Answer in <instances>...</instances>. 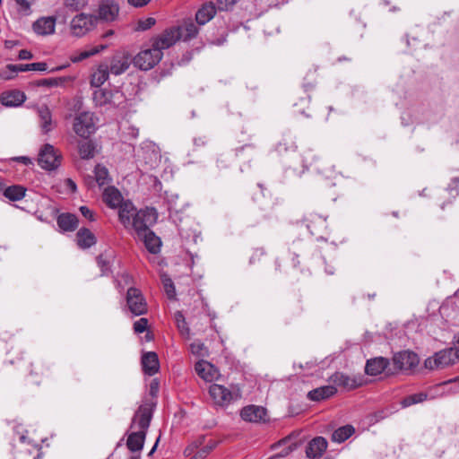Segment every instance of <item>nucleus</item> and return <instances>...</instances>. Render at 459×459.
<instances>
[{
    "label": "nucleus",
    "instance_id": "12",
    "mask_svg": "<svg viewBox=\"0 0 459 459\" xmlns=\"http://www.w3.org/2000/svg\"><path fill=\"white\" fill-rule=\"evenodd\" d=\"M393 361L396 368L407 371L416 368L420 359L415 352L403 351L394 354Z\"/></svg>",
    "mask_w": 459,
    "mask_h": 459
},
{
    "label": "nucleus",
    "instance_id": "33",
    "mask_svg": "<svg viewBox=\"0 0 459 459\" xmlns=\"http://www.w3.org/2000/svg\"><path fill=\"white\" fill-rule=\"evenodd\" d=\"M107 48V45H99V46H93V47H88L84 50H82L76 54H74L71 56V60L74 63L81 62L90 56H92L100 51Z\"/></svg>",
    "mask_w": 459,
    "mask_h": 459
},
{
    "label": "nucleus",
    "instance_id": "19",
    "mask_svg": "<svg viewBox=\"0 0 459 459\" xmlns=\"http://www.w3.org/2000/svg\"><path fill=\"white\" fill-rule=\"evenodd\" d=\"M102 199L106 205L110 209H117L126 201L120 191L112 186H107L103 190Z\"/></svg>",
    "mask_w": 459,
    "mask_h": 459
},
{
    "label": "nucleus",
    "instance_id": "16",
    "mask_svg": "<svg viewBox=\"0 0 459 459\" xmlns=\"http://www.w3.org/2000/svg\"><path fill=\"white\" fill-rule=\"evenodd\" d=\"M240 416L246 421L263 422L266 420L267 411L262 406L248 405L241 410Z\"/></svg>",
    "mask_w": 459,
    "mask_h": 459
},
{
    "label": "nucleus",
    "instance_id": "13",
    "mask_svg": "<svg viewBox=\"0 0 459 459\" xmlns=\"http://www.w3.org/2000/svg\"><path fill=\"white\" fill-rule=\"evenodd\" d=\"M173 28L176 30L178 40H191L199 33L198 26L191 18L183 19L178 24L173 26Z\"/></svg>",
    "mask_w": 459,
    "mask_h": 459
},
{
    "label": "nucleus",
    "instance_id": "53",
    "mask_svg": "<svg viewBox=\"0 0 459 459\" xmlns=\"http://www.w3.org/2000/svg\"><path fill=\"white\" fill-rule=\"evenodd\" d=\"M32 57H33V56H32L31 52L29 50H26V49H22L18 55V58L20 60H30Z\"/></svg>",
    "mask_w": 459,
    "mask_h": 459
},
{
    "label": "nucleus",
    "instance_id": "3",
    "mask_svg": "<svg viewBox=\"0 0 459 459\" xmlns=\"http://www.w3.org/2000/svg\"><path fill=\"white\" fill-rule=\"evenodd\" d=\"M459 360V349L448 348L436 352L426 359L425 368L430 370L442 369Z\"/></svg>",
    "mask_w": 459,
    "mask_h": 459
},
{
    "label": "nucleus",
    "instance_id": "56",
    "mask_svg": "<svg viewBox=\"0 0 459 459\" xmlns=\"http://www.w3.org/2000/svg\"><path fill=\"white\" fill-rule=\"evenodd\" d=\"M65 185L71 189L72 192H75L77 189L76 184L71 178L65 179Z\"/></svg>",
    "mask_w": 459,
    "mask_h": 459
},
{
    "label": "nucleus",
    "instance_id": "63",
    "mask_svg": "<svg viewBox=\"0 0 459 459\" xmlns=\"http://www.w3.org/2000/svg\"><path fill=\"white\" fill-rule=\"evenodd\" d=\"M112 34H113V31H112V30H109V31H108L104 36H105V37H108V36L112 35Z\"/></svg>",
    "mask_w": 459,
    "mask_h": 459
},
{
    "label": "nucleus",
    "instance_id": "18",
    "mask_svg": "<svg viewBox=\"0 0 459 459\" xmlns=\"http://www.w3.org/2000/svg\"><path fill=\"white\" fill-rule=\"evenodd\" d=\"M327 448V441L323 437L313 438L306 448V455L309 459H319Z\"/></svg>",
    "mask_w": 459,
    "mask_h": 459
},
{
    "label": "nucleus",
    "instance_id": "42",
    "mask_svg": "<svg viewBox=\"0 0 459 459\" xmlns=\"http://www.w3.org/2000/svg\"><path fill=\"white\" fill-rule=\"evenodd\" d=\"M190 351L194 355L198 357H205L208 355L207 348L199 341L194 342L190 344Z\"/></svg>",
    "mask_w": 459,
    "mask_h": 459
},
{
    "label": "nucleus",
    "instance_id": "35",
    "mask_svg": "<svg viewBox=\"0 0 459 459\" xmlns=\"http://www.w3.org/2000/svg\"><path fill=\"white\" fill-rule=\"evenodd\" d=\"M94 175L96 182L100 186L108 185L112 181L108 169L101 164L96 165L94 169Z\"/></svg>",
    "mask_w": 459,
    "mask_h": 459
},
{
    "label": "nucleus",
    "instance_id": "57",
    "mask_svg": "<svg viewBox=\"0 0 459 459\" xmlns=\"http://www.w3.org/2000/svg\"><path fill=\"white\" fill-rule=\"evenodd\" d=\"M19 42L17 40H5L4 47L5 48L11 49L17 46Z\"/></svg>",
    "mask_w": 459,
    "mask_h": 459
},
{
    "label": "nucleus",
    "instance_id": "59",
    "mask_svg": "<svg viewBox=\"0 0 459 459\" xmlns=\"http://www.w3.org/2000/svg\"><path fill=\"white\" fill-rule=\"evenodd\" d=\"M444 385H453L454 387H459V378L450 380V381L445 383Z\"/></svg>",
    "mask_w": 459,
    "mask_h": 459
},
{
    "label": "nucleus",
    "instance_id": "43",
    "mask_svg": "<svg viewBox=\"0 0 459 459\" xmlns=\"http://www.w3.org/2000/svg\"><path fill=\"white\" fill-rule=\"evenodd\" d=\"M161 280H162L163 287H164L167 296L169 299L175 298L176 290H175V286H174L172 280L169 277H168L167 275H162Z\"/></svg>",
    "mask_w": 459,
    "mask_h": 459
},
{
    "label": "nucleus",
    "instance_id": "24",
    "mask_svg": "<svg viewBox=\"0 0 459 459\" xmlns=\"http://www.w3.org/2000/svg\"><path fill=\"white\" fill-rule=\"evenodd\" d=\"M136 238L143 241L145 247L150 253L157 254L160 252L161 241L151 230L144 232V234L137 236Z\"/></svg>",
    "mask_w": 459,
    "mask_h": 459
},
{
    "label": "nucleus",
    "instance_id": "7",
    "mask_svg": "<svg viewBox=\"0 0 459 459\" xmlns=\"http://www.w3.org/2000/svg\"><path fill=\"white\" fill-rule=\"evenodd\" d=\"M163 53L155 47L140 51L134 58V64L136 67L143 71H148L154 67L162 58Z\"/></svg>",
    "mask_w": 459,
    "mask_h": 459
},
{
    "label": "nucleus",
    "instance_id": "1",
    "mask_svg": "<svg viewBox=\"0 0 459 459\" xmlns=\"http://www.w3.org/2000/svg\"><path fill=\"white\" fill-rule=\"evenodd\" d=\"M151 420V407L147 404L141 405L132 420L131 429L133 431L128 435L126 440V446L131 452H139L143 449Z\"/></svg>",
    "mask_w": 459,
    "mask_h": 459
},
{
    "label": "nucleus",
    "instance_id": "14",
    "mask_svg": "<svg viewBox=\"0 0 459 459\" xmlns=\"http://www.w3.org/2000/svg\"><path fill=\"white\" fill-rule=\"evenodd\" d=\"M331 382L345 390H352L363 385V379L358 376H347L341 372H336L331 377Z\"/></svg>",
    "mask_w": 459,
    "mask_h": 459
},
{
    "label": "nucleus",
    "instance_id": "41",
    "mask_svg": "<svg viewBox=\"0 0 459 459\" xmlns=\"http://www.w3.org/2000/svg\"><path fill=\"white\" fill-rule=\"evenodd\" d=\"M175 319L177 323V326L180 333L185 336L186 338L190 337V329L187 326V324L186 322L185 316L181 312H177L175 314Z\"/></svg>",
    "mask_w": 459,
    "mask_h": 459
},
{
    "label": "nucleus",
    "instance_id": "50",
    "mask_svg": "<svg viewBox=\"0 0 459 459\" xmlns=\"http://www.w3.org/2000/svg\"><path fill=\"white\" fill-rule=\"evenodd\" d=\"M10 65H7L4 69L0 71V78L3 80L13 79L18 72H13L9 69Z\"/></svg>",
    "mask_w": 459,
    "mask_h": 459
},
{
    "label": "nucleus",
    "instance_id": "54",
    "mask_svg": "<svg viewBox=\"0 0 459 459\" xmlns=\"http://www.w3.org/2000/svg\"><path fill=\"white\" fill-rule=\"evenodd\" d=\"M134 7H142L149 3L150 0H127Z\"/></svg>",
    "mask_w": 459,
    "mask_h": 459
},
{
    "label": "nucleus",
    "instance_id": "27",
    "mask_svg": "<svg viewBox=\"0 0 459 459\" xmlns=\"http://www.w3.org/2000/svg\"><path fill=\"white\" fill-rule=\"evenodd\" d=\"M130 65V62L128 57L124 55H115L110 62V65L108 66L109 73L119 75L125 73Z\"/></svg>",
    "mask_w": 459,
    "mask_h": 459
},
{
    "label": "nucleus",
    "instance_id": "22",
    "mask_svg": "<svg viewBox=\"0 0 459 459\" xmlns=\"http://www.w3.org/2000/svg\"><path fill=\"white\" fill-rule=\"evenodd\" d=\"M56 19L53 17H41L32 25L33 30L38 35H50L55 32Z\"/></svg>",
    "mask_w": 459,
    "mask_h": 459
},
{
    "label": "nucleus",
    "instance_id": "46",
    "mask_svg": "<svg viewBox=\"0 0 459 459\" xmlns=\"http://www.w3.org/2000/svg\"><path fill=\"white\" fill-rule=\"evenodd\" d=\"M148 326V319L142 317L134 323V331L136 333H142L146 331Z\"/></svg>",
    "mask_w": 459,
    "mask_h": 459
},
{
    "label": "nucleus",
    "instance_id": "30",
    "mask_svg": "<svg viewBox=\"0 0 459 459\" xmlns=\"http://www.w3.org/2000/svg\"><path fill=\"white\" fill-rule=\"evenodd\" d=\"M77 245L82 248H89L96 243L94 234L86 228H82L76 234Z\"/></svg>",
    "mask_w": 459,
    "mask_h": 459
},
{
    "label": "nucleus",
    "instance_id": "45",
    "mask_svg": "<svg viewBox=\"0 0 459 459\" xmlns=\"http://www.w3.org/2000/svg\"><path fill=\"white\" fill-rule=\"evenodd\" d=\"M35 0H15L18 5V12L22 15H29L30 13V6Z\"/></svg>",
    "mask_w": 459,
    "mask_h": 459
},
{
    "label": "nucleus",
    "instance_id": "61",
    "mask_svg": "<svg viewBox=\"0 0 459 459\" xmlns=\"http://www.w3.org/2000/svg\"><path fill=\"white\" fill-rule=\"evenodd\" d=\"M318 220L323 226L325 224V221L323 220L322 218L319 217Z\"/></svg>",
    "mask_w": 459,
    "mask_h": 459
},
{
    "label": "nucleus",
    "instance_id": "48",
    "mask_svg": "<svg viewBox=\"0 0 459 459\" xmlns=\"http://www.w3.org/2000/svg\"><path fill=\"white\" fill-rule=\"evenodd\" d=\"M156 21L152 17H149L144 20H141L138 22V30H146L152 28L155 24Z\"/></svg>",
    "mask_w": 459,
    "mask_h": 459
},
{
    "label": "nucleus",
    "instance_id": "17",
    "mask_svg": "<svg viewBox=\"0 0 459 459\" xmlns=\"http://www.w3.org/2000/svg\"><path fill=\"white\" fill-rule=\"evenodd\" d=\"M118 210V220L126 230H129L131 221L134 219V214L137 212V209L130 200H126L120 206L117 208Z\"/></svg>",
    "mask_w": 459,
    "mask_h": 459
},
{
    "label": "nucleus",
    "instance_id": "39",
    "mask_svg": "<svg viewBox=\"0 0 459 459\" xmlns=\"http://www.w3.org/2000/svg\"><path fill=\"white\" fill-rule=\"evenodd\" d=\"M25 192L22 186H11L4 190V195L12 201H19L24 197Z\"/></svg>",
    "mask_w": 459,
    "mask_h": 459
},
{
    "label": "nucleus",
    "instance_id": "44",
    "mask_svg": "<svg viewBox=\"0 0 459 459\" xmlns=\"http://www.w3.org/2000/svg\"><path fill=\"white\" fill-rule=\"evenodd\" d=\"M87 4V0H65V5L72 12H77Z\"/></svg>",
    "mask_w": 459,
    "mask_h": 459
},
{
    "label": "nucleus",
    "instance_id": "11",
    "mask_svg": "<svg viewBox=\"0 0 459 459\" xmlns=\"http://www.w3.org/2000/svg\"><path fill=\"white\" fill-rule=\"evenodd\" d=\"M173 26L167 28L161 33L152 38L151 44L155 47L158 50L163 53V50L168 49L174 46L178 41V34Z\"/></svg>",
    "mask_w": 459,
    "mask_h": 459
},
{
    "label": "nucleus",
    "instance_id": "40",
    "mask_svg": "<svg viewBox=\"0 0 459 459\" xmlns=\"http://www.w3.org/2000/svg\"><path fill=\"white\" fill-rule=\"evenodd\" d=\"M428 398H429V394L427 393H423V392L410 394L402 400L401 405L403 408H406L411 405L422 403V402L426 401Z\"/></svg>",
    "mask_w": 459,
    "mask_h": 459
},
{
    "label": "nucleus",
    "instance_id": "6",
    "mask_svg": "<svg viewBox=\"0 0 459 459\" xmlns=\"http://www.w3.org/2000/svg\"><path fill=\"white\" fill-rule=\"evenodd\" d=\"M92 99L97 107H104L106 108L117 107L126 100V97L122 91L108 89L95 90L92 94Z\"/></svg>",
    "mask_w": 459,
    "mask_h": 459
},
{
    "label": "nucleus",
    "instance_id": "29",
    "mask_svg": "<svg viewBox=\"0 0 459 459\" xmlns=\"http://www.w3.org/2000/svg\"><path fill=\"white\" fill-rule=\"evenodd\" d=\"M109 71L107 64H100L91 76V85L100 88L108 79Z\"/></svg>",
    "mask_w": 459,
    "mask_h": 459
},
{
    "label": "nucleus",
    "instance_id": "34",
    "mask_svg": "<svg viewBox=\"0 0 459 459\" xmlns=\"http://www.w3.org/2000/svg\"><path fill=\"white\" fill-rule=\"evenodd\" d=\"M78 153L82 160H91L96 153V145L92 141H81L78 143Z\"/></svg>",
    "mask_w": 459,
    "mask_h": 459
},
{
    "label": "nucleus",
    "instance_id": "51",
    "mask_svg": "<svg viewBox=\"0 0 459 459\" xmlns=\"http://www.w3.org/2000/svg\"><path fill=\"white\" fill-rule=\"evenodd\" d=\"M58 84H59L58 80L54 79V78L44 79L39 82V85L48 86V87L57 86Z\"/></svg>",
    "mask_w": 459,
    "mask_h": 459
},
{
    "label": "nucleus",
    "instance_id": "58",
    "mask_svg": "<svg viewBox=\"0 0 459 459\" xmlns=\"http://www.w3.org/2000/svg\"><path fill=\"white\" fill-rule=\"evenodd\" d=\"M128 129H129L128 134H131L132 137L136 138L138 136L139 131L137 128L132 126V127H129Z\"/></svg>",
    "mask_w": 459,
    "mask_h": 459
},
{
    "label": "nucleus",
    "instance_id": "55",
    "mask_svg": "<svg viewBox=\"0 0 459 459\" xmlns=\"http://www.w3.org/2000/svg\"><path fill=\"white\" fill-rule=\"evenodd\" d=\"M14 160L23 163L24 165L31 164V160L26 156L16 157V158H14Z\"/></svg>",
    "mask_w": 459,
    "mask_h": 459
},
{
    "label": "nucleus",
    "instance_id": "36",
    "mask_svg": "<svg viewBox=\"0 0 459 459\" xmlns=\"http://www.w3.org/2000/svg\"><path fill=\"white\" fill-rule=\"evenodd\" d=\"M9 69L13 72L46 71L48 65L44 62H38L26 65H10Z\"/></svg>",
    "mask_w": 459,
    "mask_h": 459
},
{
    "label": "nucleus",
    "instance_id": "52",
    "mask_svg": "<svg viewBox=\"0 0 459 459\" xmlns=\"http://www.w3.org/2000/svg\"><path fill=\"white\" fill-rule=\"evenodd\" d=\"M81 213L91 221H94L93 212L86 206L80 207Z\"/></svg>",
    "mask_w": 459,
    "mask_h": 459
},
{
    "label": "nucleus",
    "instance_id": "15",
    "mask_svg": "<svg viewBox=\"0 0 459 459\" xmlns=\"http://www.w3.org/2000/svg\"><path fill=\"white\" fill-rule=\"evenodd\" d=\"M196 374L205 382H213L221 377L219 369L207 360L201 359L195 363Z\"/></svg>",
    "mask_w": 459,
    "mask_h": 459
},
{
    "label": "nucleus",
    "instance_id": "26",
    "mask_svg": "<svg viewBox=\"0 0 459 459\" xmlns=\"http://www.w3.org/2000/svg\"><path fill=\"white\" fill-rule=\"evenodd\" d=\"M142 365L145 374L149 376L156 374L160 368L157 354L152 351L143 354L142 358Z\"/></svg>",
    "mask_w": 459,
    "mask_h": 459
},
{
    "label": "nucleus",
    "instance_id": "8",
    "mask_svg": "<svg viewBox=\"0 0 459 459\" xmlns=\"http://www.w3.org/2000/svg\"><path fill=\"white\" fill-rule=\"evenodd\" d=\"M39 165L45 170H54L61 164V154L51 144H45L39 151Z\"/></svg>",
    "mask_w": 459,
    "mask_h": 459
},
{
    "label": "nucleus",
    "instance_id": "21",
    "mask_svg": "<svg viewBox=\"0 0 459 459\" xmlns=\"http://www.w3.org/2000/svg\"><path fill=\"white\" fill-rule=\"evenodd\" d=\"M217 8L212 2L202 4L195 13V22L198 25H204L209 22L216 14Z\"/></svg>",
    "mask_w": 459,
    "mask_h": 459
},
{
    "label": "nucleus",
    "instance_id": "37",
    "mask_svg": "<svg viewBox=\"0 0 459 459\" xmlns=\"http://www.w3.org/2000/svg\"><path fill=\"white\" fill-rule=\"evenodd\" d=\"M354 433V428L346 425L337 429L332 435V440L337 443H342Z\"/></svg>",
    "mask_w": 459,
    "mask_h": 459
},
{
    "label": "nucleus",
    "instance_id": "62",
    "mask_svg": "<svg viewBox=\"0 0 459 459\" xmlns=\"http://www.w3.org/2000/svg\"><path fill=\"white\" fill-rule=\"evenodd\" d=\"M25 439H26V437L24 436H21L20 437V441L21 442H22V443L25 442Z\"/></svg>",
    "mask_w": 459,
    "mask_h": 459
},
{
    "label": "nucleus",
    "instance_id": "32",
    "mask_svg": "<svg viewBox=\"0 0 459 459\" xmlns=\"http://www.w3.org/2000/svg\"><path fill=\"white\" fill-rule=\"evenodd\" d=\"M39 125L44 133H48L53 129L52 115L47 106H41L38 108Z\"/></svg>",
    "mask_w": 459,
    "mask_h": 459
},
{
    "label": "nucleus",
    "instance_id": "49",
    "mask_svg": "<svg viewBox=\"0 0 459 459\" xmlns=\"http://www.w3.org/2000/svg\"><path fill=\"white\" fill-rule=\"evenodd\" d=\"M97 263L101 270L102 275H105L109 272V263L103 257V255L98 256Z\"/></svg>",
    "mask_w": 459,
    "mask_h": 459
},
{
    "label": "nucleus",
    "instance_id": "2",
    "mask_svg": "<svg viewBox=\"0 0 459 459\" xmlns=\"http://www.w3.org/2000/svg\"><path fill=\"white\" fill-rule=\"evenodd\" d=\"M209 394L215 405L228 407L241 398L238 387L228 388L222 385L212 384L209 386Z\"/></svg>",
    "mask_w": 459,
    "mask_h": 459
},
{
    "label": "nucleus",
    "instance_id": "38",
    "mask_svg": "<svg viewBox=\"0 0 459 459\" xmlns=\"http://www.w3.org/2000/svg\"><path fill=\"white\" fill-rule=\"evenodd\" d=\"M197 448V446L191 445L185 450V455L186 456H190V459H204L212 449V446H204L202 448L198 449L194 455V450Z\"/></svg>",
    "mask_w": 459,
    "mask_h": 459
},
{
    "label": "nucleus",
    "instance_id": "23",
    "mask_svg": "<svg viewBox=\"0 0 459 459\" xmlns=\"http://www.w3.org/2000/svg\"><path fill=\"white\" fill-rule=\"evenodd\" d=\"M119 12V6L114 1H104L99 8V17L106 22L114 21Z\"/></svg>",
    "mask_w": 459,
    "mask_h": 459
},
{
    "label": "nucleus",
    "instance_id": "9",
    "mask_svg": "<svg viewBox=\"0 0 459 459\" xmlns=\"http://www.w3.org/2000/svg\"><path fill=\"white\" fill-rule=\"evenodd\" d=\"M126 305L134 316H142L147 313V303L140 290L129 288L126 293Z\"/></svg>",
    "mask_w": 459,
    "mask_h": 459
},
{
    "label": "nucleus",
    "instance_id": "25",
    "mask_svg": "<svg viewBox=\"0 0 459 459\" xmlns=\"http://www.w3.org/2000/svg\"><path fill=\"white\" fill-rule=\"evenodd\" d=\"M389 365L387 359L377 357L367 361L365 371L368 375L377 376L385 371Z\"/></svg>",
    "mask_w": 459,
    "mask_h": 459
},
{
    "label": "nucleus",
    "instance_id": "28",
    "mask_svg": "<svg viewBox=\"0 0 459 459\" xmlns=\"http://www.w3.org/2000/svg\"><path fill=\"white\" fill-rule=\"evenodd\" d=\"M336 391L334 385H324L308 392L307 397L311 401L319 402L334 395Z\"/></svg>",
    "mask_w": 459,
    "mask_h": 459
},
{
    "label": "nucleus",
    "instance_id": "60",
    "mask_svg": "<svg viewBox=\"0 0 459 459\" xmlns=\"http://www.w3.org/2000/svg\"><path fill=\"white\" fill-rule=\"evenodd\" d=\"M158 442H159V438L157 439V441H156L155 445H154V446H153V447L152 448V450H151V452H150V455H152V454L154 452V450L156 449Z\"/></svg>",
    "mask_w": 459,
    "mask_h": 459
},
{
    "label": "nucleus",
    "instance_id": "5",
    "mask_svg": "<svg viewBox=\"0 0 459 459\" xmlns=\"http://www.w3.org/2000/svg\"><path fill=\"white\" fill-rule=\"evenodd\" d=\"M97 120L93 113L82 112L74 117L73 129L78 136L87 139L96 132Z\"/></svg>",
    "mask_w": 459,
    "mask_h": 459
},
{
    "label": "nucleus",
    "instance_id": "31",
    "mask_svg": "<svg viewBox=\"0 0 459 459\" xmlns=\"http://www.w3.org/2000/svg\"><path fill=\"white\" fill-rule=\"evenodd\" d=\"M57 225L63 231H74L78 226V219L72 213H62L57 217Z\"/></svg>",
    "mask_w": 459,
    "mask_h": 459
},
{
    "label": "nucleus",
    "instance_id": "47",
    "mask_svg": "<svg viewBox=\"0 0 459 459\" xmlns=\"http://www.w3.org/2000/svg\"><path fill=\"white\" fill-rule=\"evenodd\" d=\"M238 0H218L217 1V10L219 11H228L238 2Z\"/></svg>",
    "mask_w": 459,
    "mask_h": 459
},
{
    "label": "nucleus",
    "instance_id": "20",
    "mask_svg": "<svg viewBox=\"0 0 459 459\" xmlns=\"http://www.w3.org/2000/svg\"><path fill=\"white\" fill-rule=\"evenodd\" d=\"M26 100L24 92L18 90H12L3 92L0 95V102L8 108L19 107Z\"/></svg>",
    "mask_w": 459,
    "mask_h": 459
},
{
    "label": "nucleus",
    "instance_id": "10",
    "mask_svg": "<svg viewBox=\"0 0 459 459\" xmlns=\"http://www.w3.org/2000/svg\"><path fill=\"white\" fill-rule=\"evenodd\" d=\"M96 17L83 13L74 16L70 24L71 32L76 37H82L91 30L96 22Z\"/></svg>",
    "mask_w": 459,
    "mask_h": 459
},
{
    "label": "nucleus",
    "instance_id": "64",
    "mask_svg": "<svg viewBox=\"0 0 459 459\" xmlns=\"http://www.w3.org/2000/svg\"><path fill=\"white\" fill-rule=\"evenodd\" d=\"M457 343L459 344V336L457 337V340H456Z\"/></svg>",
    "mask_w": 459,
    "mask_h": 459
},
{
    "label": "nucleus",
    "instance_id": "4",
    "mask_svg": "<svg viewBox=\"0 0 459 459\" xmlns=\"http://www.w3.org/2000/svg\"><path fill=\"white\" fill-rule=\"evenodd\" d=\"M157 219L158 213L154 208L141 209L134 214L128 230H134L136 237L144 234L156 223Z\"/></svg>",
    "mask_w": 459,
    "mask_h": 459
}]
</instances>
